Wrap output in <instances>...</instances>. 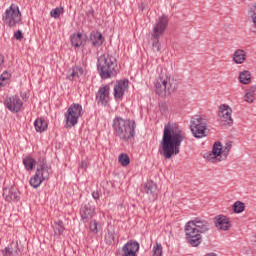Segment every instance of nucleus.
I'll list each match as a JSON object with an SVG mask.
<instances>
[{"label":"nucleus","instance_id":"obj_1","mask_svg":"<svg viewBox=\"0 0 256 256\" xmlns=\"http://www.w3.org/2000/svg\"><path fill=\"white\" fill-rule=\"evenodd\" d=\"M185 137V132L177 124L168 123L164 126L161 141L164 159H171L173 155H179L181 144L185 141Z\"/></svg>","mask_w":256,"mask_h":256},{"label":"nucleus","instance_id":"obj_2","mask_svg":"<svg viewBox=\"0 0 256 256\" xmlns=\"http://www.w3.org/2000/svg\"><path fill=\"white\" fill-rule=\"evenodd\" d=\"M207 231H209V222L201 218H195L185 226L186 239L192 247L201 245V233H207Z\"/></svg>","mask_w":256,"mask_h":256},{"label":"nucleus","instance_id":"obj_3","mask_svg":"<svg viewBox=\"0 0 256 256\" xmlns=\"http://www.w3.org/2000/svg\"><path fill=\"white\" fill-rule=\"evenodd\" d=\"M113 131L115 137H118L122 141H129L135 137V121L125 120L123 118H116L113 120Z\"/></svg>","mask_w":256,"mask_h":256},{"label":"nucleus","instance_id":"obj_4","mask_svg":"<svg viewBox=\"0 0 256 256\" xmlns=\"http://www.w3.org/2000/svg\"><path fill=\"white\" fill-rule=\"evenodd\" d=\"M97 67L102 79H111L117 75V60L109 54L98 57Z\"/></svg>","mask_w":256,"mask_h":256},{"label":"nucleus","instance_id":"obj_5","mask_svg":"<svg viewBox=\"0 0 256 256\" xmlns=\"http://www.w3.org/2000/svg\"><path fill=\"white\" fill-rule=\"evenodd\" d=\"M231 147H233L231 142L226 143L224 148L221 142H215L213 144L212 151L207 153L205 157L208 159V161H211V163H219L220 161H225L229 155V152L231 151Z\"/></svg>","mask_w":256,"mask_h":256},{"label":"nucleus","instance_id":"obj_6","mask_svg":"<svg viewBox=\"0 0 256 256\" xmlns=\"http://www.w3.org/2000/svg\"><path fill=\"white\" fill-rule=\"evenodd\" d=\"M50 175H51V167H49L47 163L42 162L38 164L35 175H33L30 178L29 184L34 189H37V187L41 186V183H43V181H47V179H49Z\"/></svg>","mask_w":256,"mask_h":256},{"label":"nucleus","instance_id":"obj_7","mask_svg":"<svg viewBox=\"0 0 256 256\" xmlns=\"http://www.w3.org/2000/svg\"><path fill=\"white\" fill-rule=\"evenodd\" d=\"M21 17L22 14L21 10H19V6L11 4L2 15V21L8 27H17V25H21Z\"/></svg>","mask_w":256,"mask_h":256},{"label":"nucleus","instance_id":"obj_8","mask_svg":"<svg viewBox=\"0 0 256 256\" xmlns=\"http://www.w3.org/2000/svg\"><path fill=\"white\" fill-rule=\"evenodd\" d=\"M169 25V19L167 16H162L158 19L156 25L154 26L153 32H152V47L156 49V51H161V43L159 42V37L165 33V29H167V26Z\"/></svg>","mask_w":256,"mask_h":256},{"label":"nucleus","instance_id":"obj_9","mask_svg":"<svg viewBox=\"0 0 256 256\" xmlns=\"http://www.w3.org/2000/svg\"><path fill=\"white\" fill-rule=\"evenodd\" d=\"M66 127H75L79 123V118L83 117V106L80 104H71L64 114Z\"/></svg>","mask_w":256,"mask_h":256},{"label":"nucleus","instance_id":"obj_10","mask_svg":"<svg viewBox=\"0 0 256 256\" xmlns=\"http://www.w3.org/2000/svg\"><path fill=\"white\" fill-rule=\"evenodd\" d=\"M190 131L196 139L207 135V121L200 116H194L190 121Z\"/></svg>","mask_w":256,"mask_h":256},{"label":"nucleus","instance_id":"obj_11","mask_svg":"<svg viewBox=\"0 0 256 256\" xmlns=\"http://www.w3.org/2000/svg\"><path fill=\"white\" fill-rule=\"evenodd\" d=\"M233 114V109L229 107L227 104H222L219 106L218 116L220 119V123L224 126L231 127L233 125V118L231 115Z\"/></svg>","mask_w":256,"mask_h":256},{"label":"nucleus","instance_id":"obj_12","mask_svg":"<svg viewBox=\"0 0 256 256\" xmlns=\"http://www.w3.org/2000/svg\"><path fill=\"white\" fill-rule=\"evenodd\" d=\"M4 105L12 113H19V111H21V107H23V101H21V98L17 95L9 96L6 97Z\"/></svg>","mask_w":256,"mask_h":256},{"label":"nucleus","instance_id":"obj_13","mask_svg":"<svg viewBox=\"0 0 256 256\" xmlns=\"http://www.w3.org/2000/svg\"><path fill=\"white\" fill-rule=\"evenodd\" d=\"M154 85L158 95H169L171 93V83L163 76L156 79Z\"/></svg>","mask_w":256,"mask_h":256},{"label":"nucleus","instance_id":"obj_14","mask_svg":"<svg viewBox=\"0 0 256 256\" xmlns=\"http://www.w3.org/2000/svg\"><path fill=\"white\" fill-rule=\"evenodd\" d=\"M140 246L137 241L129 240L126 244L123 245L121 250L122 256H137L139 253Z\"/></svg>","mask_w":256,"mask_h":256},{"label":"nucleus","instance_id":"obj_15","mask_svg":"<svg viewBox=\"0 0 256 256\" xmlns=\"http://www.w3.org/2000/svg\"><path fill=\"white\" fill-rule=\"evenodd\" d=\"M214 225L219 231H229L231 229V220L229 217L220 214L214 218Z\"/></svg>","mask_w":256,"mask_h":256},{"label":"nucleus","instance_id":"obj_16","mask_svg":"<svg viewBox=\"0 0 256 256\" xmlns=\"http://www.w3.org/2000/svg\"><path fill=\"white\" fill-rule=\"evenodd\" d=\"M80 215L84 222L89 221V219H93V216L95 215V206L89 202L82 205Z\"/></svg>","mask_w":256,"mask_h":256},{"label":"nucleus","instance_id":"obj_17","mask_svg":"<svg viewBox=\"0 0 256 256\" xmlns=\"http://www.w3.org/2000/svg\"><path fill=\"white\" fill-rule=\"evenodd\" d=\"M144 192L148 195L150 201H155L159 190L157 189V184L153 181H148L144 184Z\"/></svg>","mask_w":256,"mask_h":256},{"label":"nucleus","instance_id":"obj_18","mask_svg":"<svg viewBox=\"0 0 256 256\" xmlns=\"http://www.w3.org/2000/svg\"><path fill=\"white\" fill-rule=\"evenodd\" d=\"M129 87V80H120L114 86L115 99H121Z\"/></svg>","mask_w":256,"mask_h":256},{"label":"nucleus","instance_id":"obj_19","mask_svg":"<svg viewBox=\"0 0 256 256\" xmlns=\"http://www.w3.org/2000/svg\"><path fill=\"white\" fill-rule=\"evenodd\" d=\"M109 86L100 87L96 94V101L100 103V105H107L109 103Z\"/></svg>","mask_w":256,"mask_h":256},{"label":"nucleus","instance_id":"obj_20","mask_svg":"<svg viewBox=\"0 0 256 256\" xmlns=\"http://www.w3.org/2000/svg\"><path fill=\"white\" fill-rule=\"evenodd\" d=\"M3 197L8 203H11V201H19V190L15 187H11L9 190H4Z\"/></svg>","mask_w":256,"mask_h":256},{"label":"nucleus","instance_id":"obj_21","mask_svg":"<svg viewBox=\"0 0 256 256\" xmlns=\"http://www.w3.org/2000/svg\"><path fill=\"white\" fill-rule=\"evenodd\" d=\"M81 75H83V68L81 66H74L69 71L68 79L77 81Z\"/></svg>","mask_w":256,"mask_h":256},{"label":"nucleus","instance_id":"obj_22","mask_svg":"<svg viewBox=\"0 0 256 256\" xmlns=\"http://www.w3.org/2000/svg\"><path fill=\"white\" fill-rule=\"evenodd\" d=\"M71 44L74 47H83L85 45V38L83 37V34L78 33L71 36Z\"/></svg>","mask_w":256,"mask_h":256},{"label":"nucleus","instance_id":"obj_23","mask_svg":"<svg viewBox=\"0 0 256 256\" xmlns=\"http://www.w3.org/2000/svg\"><path fill=\"white\" fill-rule=\"evenodd\" d=\"M47 121L43 118H37L34 122V127L37 133H43L44 131H47Z\"/></svg>","mask_w":256,"mask_h":256},{"label":"nucleus","instance_id":"obj_24","mask_svg":"<svg viewBox=\"0 0 256 256\" xmlns=\"http://www.w3.org/2000/svg\"><path fill=\"white\" fill-rule=\"evenodd\" d=\"M52 227H53L55 237H61V235H63L65 231V225L63 224V221L60 220V221L54 222Z\"/></svg>","mask_w":256,"mask_h":256},{"label":"nucleus","instance_id":"obj_25","mask_svg":"<svg viewBox=\"0 0 256 256\" xmlns=\"http://www.w3.org/2000/svg\"><path fill=\"white\" fill-rule=\"evenodd\" d=\"M90 39L94 47H101L103 45V35L99 32L92 33Z\"/></svg>","mask_w":256,"mask_h":256},{"label":"nucleus","instance_id":"obj_26","mask_svg":"<svg viewBox=\"0 0 256 256\" xmlns=\"http://www.w3.org/2000/svg\"><path fill=\"white\" fill-rule=\"evenodd\" d=\"M245 57H246V53L244 50L242 49H238L234 52L233 55V61L237 64V65H241V63L245 62Z\"/></svg>","mask_w":256,"mask_h":256},{"label":"nucleus","instance_id":"obj_27","mask_svg":"<svg viewBox=\"0 0 256 256\" xmlns=\"http://www.w3.org/2000/svg\"><path fill=\"white\" fill-rule=\"evenodd\" d=\"M239 80L243 85H249L251 83V72L244 70L240 73Z\"/></svg>","mask_w":256,"mask_h":256},{"label":"nucleus","instance_id":"obj_28","mask_svg":"<svg viewBox=\"0 0 256 256\" xmlns=\"http://www.w3.org/2000/svg\"><path fill=\"white\" fill-rule=\"evenodd\" d=\"M23 165L26 171H33L35 169V159L28 156L23 159Z\"/></svg>","mask_w":256,"mask_h":256},{"label":"nucleus","instance_id":"obj_29","mask_svg":"<svg viewBox=\"0 0 256 256\" xmlns=\"http://www.w3.org/2000/svg\"><path fill=\"white\" fill-rule=\"evenodd\" d=\"M116 238H117V234H115V231L108 230V232L105 235V243L107 245H115Z\"/></svg>","mask_w":256,"mask_h":256},{"label":"nucleus","instance_id":"obj_30","mask_svg":"<svg viewBox=\"0 0 256 256\" xmlns=\"http://www.w3.org/2000/svg\"><path fill=\"white\" fill-rule=\"evenodd\" d=\"M4 256H19V248H13V246H8L3 251Z\"/></svg>","mask_w":256,"mask_h":256},{"label":"nucleus","instance_id":"obj_31","mask_svg":"<svg viewBox=\"0 0 256 256\" xmlns=\"http://www.w3.org/2000/svg\"><path fill=\"white\" fill-rule=\"evenodd\" d=\"M118 163H120V165H122V167H127V165H129V163H131V159H129V155L122 153L118 157Z\"/></svg>","mask_w":256,"mask_h":256},{"label":"nucleus","instance_id":"obj_32","mask_svg":"<svg viewBox=\"0 0 256 256\" xmlns=\"http://www.w3.org/2000/svg\"><path fill=\"white\" fill-rule=\"evenodd\" d=\"M152 256H163V246L156 242L152 248Z\"/></svg>","mask_w":256,"mask_h":256},{"label":"nucleus","instance_id":"obj_33","mask_svg":"<svg viewBox=\"0 0 256 256\" xmlns=\"http://www.w3.org/2000/svg\"><path fill=\"white\" fill-rule=\"evenodd\" d=\"M233 211L234 213H243V211H245V203L241 201H236L233 204Z\"/></svg>","mask_w":256,"mask_h":256},{"label":"nucleus","instance_id":"obj_34","mask_svg":"<svg viewBox=\"0 0 256 256\" xmlns=\"http://www.w3.org/2000/svg\"><path fill=\"white\" fill-rule=\"evenodd\" d=\"M62 13H63V8H55V9L51 10L50 15L54 19H59V17L62 15Z\"/></svg>","mask_w":256,"mask_h":256},{"label":"nucleus","instance_id":"obj_35","mask_svg":"<svg viewBox=\"0 0 256 256\" xmlns=\"http://www.w3.org/2000/svg\"><path fill=\"white\" fill-rule=\"evenodd\" d=\"M244 100L246 103H253V101H255V92H247L244 96Z\"/></svg>","mask_w":256,"mask_h":256},{"label":"nucleus","instance_id":"obj_36","mask_svg":"<svg viewBox=\"0 0 256 256\" xmlns=\"http://www.w3.org/2000/svg\"><path fill=\"white\" fill-rule=\"evenodd\" d=\"M249 17L252 19L254 27L256 28V2L255 5L249 11Z\"/></svg>","mask_w":256,"mask_h":256},{"label":"nucleus","instance_id":"obj_37","mask_svg":"<svg viewBox=\"0 0 256 256\" xmlns=\"http://www.w3.org/2000/svg\"><path fill=\"white\" fill-rule=\"evenodd\" d=\"M90 231L92 233H97V221L90 222Z\"/></svg>","mask_w":256,"mask_h":256},{"label":"nucleus","instance_id":"obj_38","mask_svg":"<svg viewBox=\"0 0 256 256\" xmlns=\"http://www.w3.org/2000/svg\"><path fill=\"white\" fill-rule=\"evenodd\" d=\"M14 39L21 41V39H23V32H21V30L16 31L14 33Z\"/></svg>","mask_w":256,"mask_h":256},{"label":"nucleus","instance_id":"obj_39","mask_svg":"<svg viewBox=\"0 0 256 256\" xmlns=\"http://www.w3.org/2000/svg\"><path fill=\"white\" fill-rule=\"evenodd\" d=\"M9 77H11V74H9V72H4L1 74L0 81H7Z\"/></svg>","mask_w":256,"mask_h":256},{"label":"nucleus","instance_id":"obj_40","mask_svg":"<svg viewBox=\"0 0 256 256\" xmlns=\"http://www.w3.org/2000/svg\"><path fill=\"white\" fill-rule=\"evenodd\" d=\"M80 169H87V161L82 160L79 164Z\"/></svg>","mask_w":256,"mask_h":256},{"label":"nucleus","instance_id":"obj_41","mask_svg":"<svg viewBox=\"0 0 256 256\" xmlns=\"http://www.w3.org/2000/svg\"><path fill=\"white\" fill-rule=\"evenodd\" d=\"M3 63H5V56L0 54V67L3 65Z\"/></svg>","mask_w":256,"mask_h":256},{"label":"nucleus","instance_id":"obj_42","mask_svg":"<svg viewBox=\"0 0 256 256\" xmlns=\"http://www.w3.org/2000/svg\"><path fill=\"white\" fill-rule=\"evenodd\" d=\"M92 197H93V199H99V193L98 192H93Z\"/></svg>","mask_w":256,"mask_h":256}]
</instances>
